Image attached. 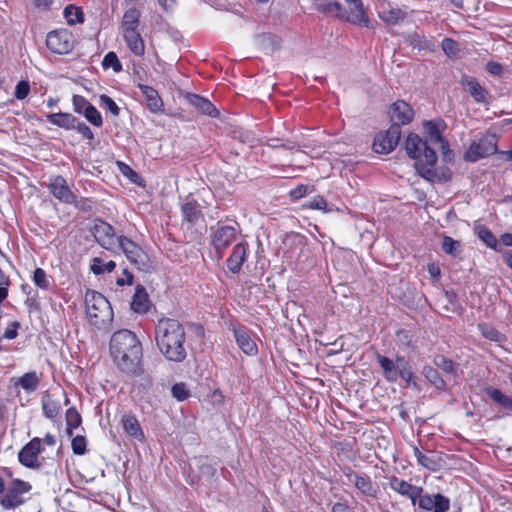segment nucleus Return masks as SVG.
Masks as SVG:
<instances>
[{
  "label": "nucleus",
  "instance_id": "ddd939ff",
  "mask_svg": "<svg viewBox=\"0 0 512 512\" xmlns=\"http://www.w3.org/2000/svg\"><path fill=\"white\" fill-rule=\"evenodd\" d=\"M379 17L389 25H395L403 21L407 15V9L401 8L396 4L384 1L379 5Z\"/></svg>",
  "mask_w": 512,
  "mask_h": 512
},
{
  "label": "nucleus",
  "instance_id": "37998d69",
  "mask_svg": "<svg viewBox=\"0 0 512 512\" xmlns=\"http://www.w3.org/2000/svg\"><path fill=\"white\" fill-rule=\"evenodd\" d=\"M423 375L436 388L443 389L445 387L444 380L439 376L438 371L436 369H434L433 367L425 366L423 368Z\"/></svg>",
  "mask_w": 512,
  "mask_h": 512
},
{
  "label": "nucleus",
  "instance_id": "f03ea898",
  "mask_svg": "<svg viewBox=\"0 0 512 512\" xmlns=\"http://www.w3.org/2000/svg\"><path fill=\"white\" fill-rule=\"evenodd\" d=\"M110 355L125 373H135L142 357V346L136 335L127 329L116 331L110 339Z\"/></svg>",
  "mask_w": 512,
  "mask_h": 512
},
{
  "label": "nucleus",
  "instance_id": "603ef678",
  "mask_svg": "<svg viewBox=\"0 0 512 512\" xmlns=\"http://www.w3.org/2000/svg\"><path fill=\"white\" fill-rule=\"evenodd\" d=\"M99 101L100 105L104 109L108 110L113 116L117 117L119 115L120 109L111 97L103 94L100 96Z\"/></svg>",
  "mask_w": 512,
  "mask_h": 512
},
{
  "label": "nucleus",
  "instance_id": "7ed1b4c3",
  "mask_svg": "<svg viewBox=\"0 0 512 512\" xmlns=\"http://www.w3.org/2000/svg\"><path fill=\"white\" fill-rule=\"evenodd\" d=\"M85 305L87 319L92 326L102 329L112 321V308L102 294L88 290L85 294Z\"/></svg>",
  "mask_w": 512,
  "mask_h": 512
},
{
  "label": "nucleus",
  "instance_id": "052dcab7",
  "mask_svg": "<svg viewBox=\"0 0 512 512\" xmlns=\"http://www.w3.org/2000/svg\"><path fill=\"white\" fill-rule=\"evenodd\" d=\"M307 207L311 209L323 210L324 212H330L332 209L327 208V201L322 196L313 198L307 204Z\"/></svg>",
  "mask_w": 512,
  "mask_h": 512
},
{
  "label": "nucleus",
  "instance_id": "09e8293b",
  "mask_svg": "<svg viewBox=\"0 0 512 512\" xmlns=\"http://www.w3.org/2000/svg\"><path fill=\"white\" fill-rule=\"evenodd\" d=\"M442 249L445 253L456 256L460 252V243L451 237L445 236L442 242Z\"/></svg>",
  "mask_w": 512,
  "mask_h": 512
},
{
  "label": "nucleus",
  "instance_id": "c03bdc74",
  "mask_svg": "<svg viewBox=\"0 0 512 512\" xmlns=\"http://www.w3.org/2000/svg\"><path fill=\"white\" fill-rule=\"evenodd\" d=\"M315 9L323 14L337 13L336 0H311Z\"/></svg>",
  "mask_w": 512,
  "mask_h": 512
},
{
  "label": "nucleus",
  "instance_id": "4c0bfd02",
  "mask_svg": "<svg viewBox=\"0 0 512 512\" xmlns=\"http://www.w3.org/2000/svg\"><path fill=\"white\" fill-rule=\"evenodd\" d=\"M475 232L479 239H481L489 248L500 251L498 249V241L492 232L483 225L475 227Z\"/></svg>",
  "mask_w": 512,
  "mask_h": 512
},
{
  "label": "nucleus",
  "instance_id": "338daca9",
  "mask_svg": "<svg viewBox=\"0 0 512 512\" xmlns=\"http://www.w3.org/2000/svg\"><path fill=\"white\" fill-rule=\"evenodd\" d=\"M422 493H423V488L420 486H416L413 493H411V495L406 496V497L408 499H410L413 506H416V505H418V500L420 499Z\"/></svg>",
  "mask_w": 512,
  "mask_h": 512
},
{
  "label": "nucleus",
  "instance_id": "393cba45",
  "mask_svg": "<svg viewBox=\"0 0 512 512\" xmlns=\"http://www.w3.org/2000/svg\"><path fill=\"white\" fill-rule=\"evenodd\" d=\"M186 98L188 103L192 107H194L199 113L211 117H216L218 115L217 109L208 99L196 94H188Z\"/></svg>",
  "mask_w": 512,
  "mask_h": 512
},
{
  "label": "nucleus",
  "instance_id": "bf43d9fd",
  "mask_svg": "<svg viewBox=\"0 0 512 512\" xmlns=\"http://www.w3.org/2000/svg\"><path fill=\"white\" fill-rule=\"evenodd\" d=\"M30 91V86L27 81H20L15 87L14 96L18 100L25 99Z\"/></svg>",
  "mask_w": 512,
  "mask_h": 512
},
{
  "label": "nucleus",
  "instance_id": "a211bd4d",
  "mask_svg": "<svg viewBox=\"0 0 512 512\" xmlns=\"http://www.w3.org/2000/svg\"><path fill=\"white\" fill-rule=\"evenodd\" d=\"M425 131L428 134V140L431 144L437 145L444 149L447 146V142L443 139L442 133L446 128V124L443 120H431L424 123Z\"/></svg>",
  "mask_w": 512,
  "mask_h": 512
},
{
  "label": "nucleus",
  "instance_id": "f257e3e1",
  "mask_svg": "<svg viewBox=\"0 0 512 512\" xmlns=\"http://www.w3.org/2000/svg\"><path fill=\"white\" fill-rule=\"evenodd\" d=\"M156 345L171 362L180 363L187 357L186 332L183 325L176 319L161 318L155 327Z\"/></svg>",
  "mask_w": 512,
  "mask_h": 512
},
{
  "label": "nucleus",
  "instance_id": "49530a36",
  "mask_svg": "<svg viewBox=\"0 0 512 512\" xmlns=\"http://www.w3.org/2000/svg\"><path fill=\"white\" fill-rule=\"evenodd\" d=\"M83 115L94 126L100 127L103 123L100 112L92 104L84 111Z\"/></svg>",
  "mask_w": 512,
  "mask_h": 512
},
{
  "label": "nucleus",
  "instance_id": "473e14b6",
  "mask_svg": "<svg viewBox=\"0 0 512 512\" xmlns=\"http://www.w3.org/2000/svg\"><path fill=\"white\" fill-rule=\"evenodd\" d=\"M140 15V11L135 7L127 9L122 17V31L136 30L139 26Z\"/></svg>",
  "mask_w": 512,
  "mask_h": 512
},
{
  "label": "nucleus",
  "instance_id": "4d7b16f0",
  "mask_svg": "<svg viewBox=\"0 0 512 512\" xmlns=\"http://www.w3.org/2000/svg\"><path fill=\"white\" fill-rule=\"evenodd\" d=\"M74 111L79 114H83L84 111L90 106V103L80 95H74L72 99Z\"/></svg>",
  "mask_w": 512,
  "mask_h": 512
},
{
  "label": "nucleus",
  "instance_id": "72a5a7b5",
  "mask_svg": "<svg viewBox=\"0 0 512 512\" xmlns=\"http://www.w3.org/2000/svg\"><path fill=\"white\" fill-rule=\"evenodd\" d=\"M388 480L390 489L403 497L411 495L416 487L415 485H412L411 483L396 476H391L388 478Z\"/></svg>",
  "mask_w": 512,
  "mask_h": 512
},
{
  "label": "nucleus",
  "instance_id": "680f3d73",
  "mask_svg": "<svg viewBox=\"0 0 512 512\" xmlns=\"http://www.w3.org/2000/svg\"><path fill=\"white\" fill-rule=\"evenodd\" d=\"M74 129H76L83 137L87 139L91 140L94 138L92 130L85 123L79 122L77 119Z\"/></svg>",
  "mask_w": 512,
  "mask_h": 512
},
{
  "label": "nucleus",
  "instance_id": "4be33fe9",
  "mask_svg": "<svg viewBox=\"0 0 512 512\" xmlns=\"http://www.w3.org/2000/svg\"><path fill=\"white\" fill-rule=\"evenodd\" d=\"M414 455L418 464L430 471L435 472L442 467V458L436 452L429 451L424 454L417 447H414Z\"/></svg>",
  "mask_w": 512,
  "mask_h": 512
},
{
  "label": "nucleus",
  "instance_id": "2eb2a0df",
  "mask_svg": "<svg viewBox=\"0 0 512 512\" xmlns=\"http://www.w3.org/2000/svg\"><path fill=\"white\" fill-rule=\"evenodd\" d=\"M48 188L50 193L59 201L65 204H74L76 202L75 194L70 190L66 180L62 176L54 177Z\"/></svg>",
  "mask_w": 512,
  "mask_h": 512
},
{
  "label": "nucleus",
  "instance_id": "1a4fd4ad",
  "mask_svg": "<svg viewBox=\"0 0 512 512\" xmlns=\"http://www.w3.org/2000/svg\"><path fill=\"white\" fill-rule=\"evenodd\" d=\"M47 48L56 54H68L73 50L74 38L66 29L49 32L46 37Z\"/></svg>",
  "mask_w": 512,
  "mask_h": 512
},
{
  "label": "nucleus",
  "instance_id": "864d4df0",
  "mask_svg": "<svg viewBox=\"0 0 512 512\" xmlns=\"http://www.w3.org/2000/svg\"><path fill=\"white\" fill-rule=\"evenodd\" d=\"M172 395L178 401H184L190 396V392L185 383H176L171 389Z\"/></svg>",
  "mask_w": 512,
  "mask_h": 512
},
{
  "label": "nucleus",
  "instance_id": "8fccbe9b",
  "mask_svg": "<svg viewBox=\"0 0 512 512\" xmlns=\"http://www.w3.org/2000/svg\"><path fill=\"white\" fill-rule=\"evenodd\" d=\"M441 48L448 57H456L459 52L458 43L451 38H444L441 43Z\"/></svg>",
  "mask_w": 512,
  "mask_h": 512
},
{
  "label": "nucleus",
  "instance_id": "dca6fc26",
  "mask_svg": "<svg viewBox=\"0 0 512 512\" xmlns=\"http://www.w3.org/2000/svg\"><path fill=\"white\" fill-rule=\"evenodd\" d=\"M237 230L234 226H221L216 229L212 236V243L218 252H223L233 241L236 240Z\"/></svg>",
  "mask_w": 512,
  "mask_h": 512
},
{
  "label": "nucleus",
  "instance_id": "39448f33",
  "mask_svg": "<svg viewBox=\"0 0 512 512\" xmlns=\"http://www.w3.org/2000/svg\"><path fill=\"white\" fill-rule=\"evenodd\" d=\"M117 249H120L128 261L139 270H147L150 266L147 253L135 242L125 236H119Z\"/></svg>",
  "mask_w": 512,
  "mask_h": 512
},
{
  "label": "nucleus",
  "instance_id": "7c9ffc66",
  "mask_svg": "<svg viewBox=\"0 0 512 512\" xmlns=\"http://www.w3.org/2000/svg\"><path fill=\"white\" fill-rule=\"evenodd\" d=\"M182 214L184 220L191 224L196 223L202 217L200 205L194 200H187L184 203L182 206Z\"/></svg>",
  "mask_w": 512,
  "mask_h": 512
},
{
  "label": "nucleus",
  "instance_id": "c756f323",
  "mask_svg": "<svg viewBox=\"0 0 512 512\" xmlns=\"http://www.w3.org/2000/svg\"><path fill=\"white\" fill-rule=\"evenodd\" d=\"M485 394L501 408L512 411V397L504 395L499 389L492 386L485 388Z\"/></svg>",
  "mask_w": 512,
  "mask_h": 512
},
{
  "label": "nucleus",
  "instance_id": "6ab92c4d",
  "mask_svg": "<svg viewBox=\"0 0 512 512\" xmlns=\"http://www.w3.org/2000/svg\"><path fill=\"white\" fill-rule=\"evenodd\" d=\"M248 252V244L246 242L237 243L232 250L230 257L227 259L228 269L236 274L241 270Z\"/></svg>",
  "mask_w": 512,
  "mask_h": 512
},
{
  "label": "nucleus",
  "instance_id": "5fc2aeb1",
  "mask_svg": "<svg viewBox=\"0 0 512 512\" xmlns=\"http://www.w3.org/2000/svg\"><path fill=\"white\" fill-rule=\"evenodd\" d=\"M399 377L405 380L407 383H410L413 379V372L411 366L405 359L400 360V366H398Z\"/></svg>",
  "mask_w": 512,
  "mask_h": 512
},
{
  "label": "nucleus",
  "instance_id": "bb28decb",
  "mask_svg": "<svg viewBox=\"0 0 512 512\" xmlns=\"http://www.w3.org/2000/svg\"><path fill=\"white\" fill-rule=\"evenodd\" d=\"M234 337L239 348L247 355H254L257 352V346L250 335L243 329L234 330Z\"/></svg>",
  "mask_w": 512,
  "mask_h": 512
},
{
  "label": "nucleus",
  "instance_id": "de8ad7c7",
  "mask_svg": "<svg viewBox=\"0 0 512 512\" xmlns=\"http://www.w3.org/2000/svg\"><path fill=\"white\" fill-rule=\"evenodd\" d=\"M33 282L37 287L41 289H48L50 286V279L46 272L41 268H37L34 271Z\"/></svg>",
  "mask_w": 512,
  "mask_h": 512
},
{
  "label": "nucleus",
  "instance_id": "0e129e2a",
  "mask_svg": "<svg viewBox=\"0 0 512 512\" xmlns=\"http://www.w3.org/2000/svg\"><path fill=\"white\" fill-rule=\"evenodd\" d=\"M119 169L123 175H125L127 178H129L132 182L136 183L138 179V174L133 171L128 165L119 162L118 163Z\"/></svg>",
  "mask_w": 512,
  "mask_h": 512
},
{
  "label": "nucleus",
  "instance_id": "aec40b11",
  "mask_svg": "<svg viewBox=\"0 0 512 512\" xmlns=\"http://www.w3.org/2000/svg\"><path fill=\"white\" fill-rule=\"evenodd\" d=\"M461 85L476 102H486L488 92L475 78L470 76H463L461 79Z\"/></svg>",
  "mask_w": 512,
  "mask_h": 512
},
{
  "label": "nucleus",
  "instance_id": "f3484780",
  "mask_svg": "<svg viewBox=\"0 0 512 512\" xmlns=\"http://www.w3.org/2000/svg\"><path fill=\"white\" fill-rule=\"evenodd\" d=\"M390 117L393 124L406 125L413 120L414 111L408 103L398 100L391 105Z\"/></svg>",
  "mask_w": 512,
  "mask_h": 512
},
{
  "label": "nucleus",
  "instance_id": "b1692460",
  "mask_svg": "<svg viewBox=\"0 0 512 512\" xmlns=\"http://www.w3.org/2000/svg\"><path fill=\"white\" fill-rule=\"evenodd\" d=\"M435 164L427 165L424 162L416 163V169L418 173L425 179L432 182L447 181L450 178V172L448 169H444L441 174L434 168Z\"/></svg>",
  "mask_w": 512,
  "mask_h": 512
},
{
  "label": "nucleus",
  "instance_id": "5701e85b",
  "mask_svg": "<svg viewBox=\"0 0 512 512\" xmlns=\"http://www.w3.org/2000/svg\"><path fill=\"white\" fill-rule=\"evenodd\" d=\"M404 359L403 357H397L395 361L391 360L388 357L382 356L380 354L377 355V360L380 367L383 370V375L385 379L389 382H395L399 378V370L398 366H400V360Z\"/></svg>",
  "mask_w": 512,
  "mask_h": 512
},
{
  "label": "nucleus",
  "instance_id": "f8f14e48",
  "mask_svg": "<svg viewBox=\"0 0 512 512\" xmlns=\"http://www.w3.org/2000/svg\"><path fill=\"white\" fill-rule=\"evenodd\" d=\"M41 450L42 440L38 437L33 438L20 450L18 454L19 462L28 468L39 467L38 456Z\"/></svg>",
  "mask_w": 512,
  "mask_h": 512
},
{
  "label": "nucleus",
  "instance_id": "e433bc0d",
  "mask_svg": "<svg viewBox=\"0 0 512 512\" xmlns=\"http://www.w3.org/2000/svg\"><path fill=\"white\" fill-rule=\"evenodd\" d=\"M40 383V377L36 372H28L21 376L17 384L20 385L25 391L33 392L35 391Z\"/></svg>",
  "mask_w": 512,
  "mask_h": 512
},
{
  "label": "nucleus",
  "instance_id": "0eeeda50",
  "mask_svg": "<svg viewBox=\"0 0 512 512\" xmlns=\"http://www.w3.org/2000/svg\"><path fill=\"white\" fill-rule=\"evenodd\" d=\"M31 490V485L28 482L12 479L6 485V492L0 498V504L5 509H13L24 503L23 494Z\"/></svg>",
  "mask_w": 512,
  "mask_h": 512
},
{
  "label": "nucleus",
  "instance_id": "3c124183",
  "mask_svg": "<svg viewBox=\"0 0 512 512\" xmlns=\"http://www.w3.org/2000/svg\"><path fill=\"white\" fill-rule=\"evenodd\" d=\"M102 65L104 68H113L115 72H119L122 70V65L114 52L107 53L102 61Z\"/></svg>",
  "mask_w": 512,
  "mask_h": 512
},
{
  "label": "nucleus",
  "instance_id": "a878e982",
  "mask_svg": "<svg viewBox=\"0 0 512 512\" xmlns=\"http://www.w3.org/2000/svg\"><path fill=\"white\" fill-rule=\"evenodd\" d=\"M122 35L124 41L126 42L128 48L132 53L136 56H142L145 52L144 41L140 35V33L136 30H128L122 31Z\"/></svg>",
  "mask_w": 512,
  "mask_h": 512
},
{
  "label": "nucleus",
  "instance_id": "9d476101",
  "mask_svg": "<svg viewBox=\"0 0 512 512\" xmlns=\"http://www.w3.org/2000/svg\"><path fill=\"white\" fill-rule=\"evenodd\" d=\"M400 137L401 127L397 124H391L387 131L380 132L375 136L373 149L376 153L387 154L397 146Z\"/></svg>",
  "mask_w": 512,
  "mask_h": 512
},
{
  "label": "nucleus",
  "instance_id": "e2e57ef3",
  "mask_svg": "<svg viewBox=\"0 0 512 512\" xmlns=\"http://www.w3.org/2000/svg\"><path fill=\"white\" fill-rule=\"evenodd\" d=\"M308 192V186L300 184L289 192L290 197L293 200H298L304 197Z\"/></svg>",
  "mask_w": 512,
  "mask_h": 512
},
{
  "label": "nucleus",
  "instance_id": "c9c22d12",
  "mask_svg": "<svg viewBox=\"0 0 512 512\" xmlns=\"http://www.w3.org/2000/svg\"><path fill=\"white\" fill-rule=\"evenodd\" d=\"M478 330L481 333V335L494 342H504L506 341V336L498 331L494 326L488 323H479L478 324Z\"/></svg>",
  "mask_w": 512,
  "mask_h": 512
},
{
  "label": "nucleus",
  "instance_id": "6e6552de",
  "mask_svg": "<svg viewBox=\"0 0 512 512\" xmlns=\"http://www.w3.org/2000/svg\"><path fill=\"white\" fill-rule=\"evenodd\" d=\"M348 5V10L342 8L339 0H336L338 7L337 13H328L327 15L337 17L341 20L348 21L353 24L368 25V18L363 9L361 0H345Z\"/></svg>",
  "mask_w": 512,
  "mask_h": 512
},
{
  "label": "nucleus",
  "instance_id": "423d86ee",
  "mask_svg": "<svg viewBox=\"0 0 512 512\" xmlns=\"http://www.w3.org/2000/svg\"><path fill=\"white\" fill-rule=\"evenodd\" d=\"M497 152V140L495 135L486 134L478 141H473L464 154L468 162H476Z\"/></svg>",
  "mask_w": 512,
  "mask_h": 512
},
{
  "label": "nucleus",
  "instance_id": "774afa93",
  "mask_svg": "<svg viewBox=\"0 0 512 512\" xmlns=\"http://www.w3.org/2000/svg\"><path fill=\"white\" fill-rule=\"evenodd\" d=\"M10 284L9 277L5 275V273L0 268V290L6 292V296H8V286Z\"/></svg>",
  "mask_w": 512,
  "mask_h": 512
},
{
  "label": "nucleus",
  "instance_id": "13d9d810",
  "mask_svg": "<svg viewBox=\"0 0 512 512\" xmlns=\"http://www.w3.org/2000/svg\"><path fill=\"white\" fill-rule=\"evenodd\" d=\"M71 446L74 454L83 455L86 452V439L83 436H76L73 438Z\"/></svg>",
  "mask_w": 512,
  "mask_h": 512
},
{
  "label": "nucleus",
  "instance_id": "a18cd8bd",
  "mask_svg": "<svg viewBox=\"0 0 512 512\" xmlns=\"http://www.w3.org/2000/svg\"><path fill=\"white\" fill-rule=\"evenodd\" d=\"M435 365L447 375L454 376L456 367L454 363L444 356H437L434 360Z\"/></svg>",
  "mask_w": 512,
  "mask_h": 512
},
{
  "label": "nucleus",
  "instance_id": "79ce46f5",
  "mask_svg": "<svg viewBox=\"0 0 512 512\" xmlns=\"http://www.w3.org/2000/svg\"><path fill=\"white\" fill-rule=\"evenodd\" d=\"M116 264L114 261L110 260L108 262H104L102 259L100 258H94L92 260V264H91V271L95 274V275H99V274H103L105 272H111L114 270Z\"/></svg>",
  "mask_w": 512,
  "mask_h": 512
},
{
  "label": "nucleus",
  "instance_id": "c85d7f7f",
  "mask_svg": "<svg viewBox=\"0 0 512 512\" xmlns=\"http://www.w3.org/2000/svg\"><path fill=\"white\" fill-rule=\"evenodd\" d=\"M122 425L124 431L131 437L142 441L144 439V434L140 427V424L136 417L132 415H124L122 417Z\"/></svg>",
  "mask_w": 512,
  "mask_h": 512
},
{
  "label": "nucleus",
  "instance_id": "4468645a",
  "mask_svg": "<svg viewBox=\"0 0 512 512\" xmlns=\"http://www.w3.org/2000/svg\"><path fill=\"white\" fill-rule=\"evenodd\" d=\"M418 507L424 511L447 512L450 508V500L442 494L431 497L422 493L418 500Z\"/></svg>",
  "mask_w": 512,
  "mask_h": 512
},
{
  "label": "nucleus",
  "instance_id": "58836bf2",
  "mask_svg": "<svg viewBox=\"0 0 512 512\" xmlns=\"http://www.w3.org/2000/svg\"><path fill=\"white\" fill-rule=\"evenodd\" d=\"M407 41L413 49L431 50L433 47V43L430 39L418 33L410 34L407 38Z\"/></svg>",
  "mask_w": 512,
  "mask_h": 512
},
{
  "label": "nucleus",
  "instance_id": "a19ab883",
  "mask_svg": "<svg viewBox=\"0 0 512 512\" xmlns=\"http://www.w3.org/2000/svg\"><path fill=\"white\" fill-rule=\"evenodd\" d=\"M64 16L69 25H75L77 23H83L84 15L82 9L73 5H68L64 9Z\"/></svg>",
  "mask_w": 512,
  "mask_h": 512
},
{
  "label": "nucleus",
  "instance_id": "9b49d317",
  "mask_svg": "<svg viewBox=\"0 0 512 512\" xmlns=\"http://www.w3.org/2000/svg\"><path fill=\"white\" fill-rule=\"evenodd\" d=\"M93 235L103 248L114 251L117 249L119 237L115 235L114 228L104 221H98L93 228Z\"/></svg>",
  "mask_w": 512,
  "mask_h": 512
},
{
  "label": "nucleus",
  "instance_id": "f704fd0d",
  "mask_svg": "<svg viewBox=\"0 0 512 512\" xmlns=\"http://www.w3.org/2000/svg\"><path fill=\"white\" fill-rule=\"evenodd\" d=\"M42 409L47 418L53 419L58 416L61 411L60 401L46 394L42 398Z\"/></svg>",
  "mask_w": 512,
  "mask_h": 512
},
{
  "label": "nucleus",
  "instance_id": "20e7f679",
  "mask_svg": "<svg viewBox=\"0 0 512 512\" xmlns=\"http://www.w3.org/2000/svg\"><path fill=\"white\" fill-rule=\"evenodd\" d=\"M405 149L409 157L416 160V163L424 162L427 165L435 164L437 155L434 148H431L427 140H423L417 134H409Z\"/></svg>",
  "mask_w": 512,
  "mask_h": 512
},
{
  "label": "nucleus",
  "instance_id": "69168bd1",
  "mask_svg": "<svg viewBox=\"0 0 512 512\" xmlns=\"http://www.w3.org/2000/svg\"><path fill=\"white\" fill-rule=\"evenodd\" d=\"M486 70L491 74V75H495V76H498L502 73L503 71V68H502V65L497 63V62H494V61H489L487 64H486Z\"/></svg>",
  "mask_w": 512,
  "mask_h": 512
},
{
  "label": "nucleus",
  "instance_id": "6e6d98bb",
  "mask_svg": "<svg viewBox=\"0 0 512 512\" xmlns=\"http://www.w3.org/2000/svg\"><path fill=\"white\" fill-rule=\"evenodd\" d=\"M66 423L69 428H77L81 424V416L74 408H69L66 412Z\"/></svg>",
  "mask_w": 512,
  "mask_h": 512
},
{
  "label": "nucleus",
  "instance_id": "ea45409f",
  "mask_svg": "<svg viewBox=\"0 0 512 512\" xmlns=\"http://www.w3.org/2000/svg\"><path fill=\"white\" fill-rule=\"evenodd\" d=\"M355 487L366 496H374L375 489L373 488L372 482L368 476L355 475L353 479Z\"/></svg>",
  "mask_w": 512,
  "mask_h": 512
},
{
  "label": "nucleus",
  "instance_id": "cd10ccee",
  "mask_svg": "<svg viewBox=\"0 0 512 512\" xmlns=\"http://www.w3.org/2000/svg\"><path fill=\"white\" fill-rule=\"evenodd\" d=\"M131 308L133 311L137 313H145L149 309V300L148 294L145 288L141 285L136 287L132 302Z\"/></svg>",
  "mask_w": 512,
  "mask_h": 512
},
{
  "label": "nucleus",
  "instance_id": "412c9836",
  "mask_svg": "<svg viewBox=\"0 0 512 512\" xmlns=\"http://www.w3.org/2000/svg\"><path fill=\"white\" fill-rule=\"evenodd\" d=\"M138 88L145 99L147 108L151 112L158 113L163 111V101L154 88L144 84H138Z\"/></svg>",
  "mask_w": 512,
  "mask_h": 512
},
{
  "label": "nucleus",
  "instance_id": "2f4dec72",
  "mask_svg": "<svg viewBox=\"0 0 512 512\" xmlns=\"http://www.w3.org/2000/svg\"><path fill=\"white\" fill-rule=\"evenodd\" d=\"M48 121L61 128L74 129L76 118L69 113H53L47 115Z\"/></svg>",
  "mask_w": 512,
  "mask_h": 512
}]
</instances>
